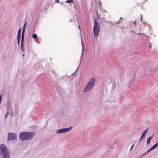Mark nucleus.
Wrapping results in <instances>:
<instances>
[{
    "mask_svg": "<svg viewBox=\"0 0 158 158\" xmlns=\"http://www.w3.org/2000/svg\"><path fill=\"white\" fill-rule=\"evenodd\" d=\"M35 135L34 132H22L19 135L20 140L22 141L29 140L33 138Z\"/></svg>",
    "mask_w": 158,
    "mask_h": 158,
    "instance_id": "f257e3e1",
    "label": "nucleus"
},
{
    "mask_svg": "<svg viewBox=\"0 0 158 158\" xmlns=\"http://www.w3.org/2000/svg\"><path fill=\"white\" fill-rule=\"evenodd\" d=\"M0 153L3 158H9L10 153L4 144L0 146Z\"/></svg>",
    "mask_w": 158,
    "mask_h": 158,
    "instance_id": "f03ea898",
    "label": "nucleus"
},
{
    "mask_svg": "<svg viewBox=\"0 0 158 158\" xmlns=\"http://www.w3.org/2000/svg\"><path fill=\"white\" fill-rule=\"evenodd\" d=\"M95 81V78H92L87 83L84 92H87L91 90L92 87L94 86Z\"/></svg>",
    "mask_w": 158,
    "mask_h": 158,
    "instance_id": "7ed1b4c3",
    "label": "nucleus"
},
{
    "mask_svg": "<svg viewBox=\"0 0 158 158\" xmlns=\"http://www.w3.org/2000/svg\"><path fill=\"white\" fill-rule=\"evenodd\" d=\"M94 26L93 32L94 37H97L100 31V27L99 24L98 22L96 20H94Z\"/></svg>",
    "mask_w": 158,
    "mask_h": 158,
    "instance_id": "20e7f679",
    "label": "nucleus"
},
{
    "mask_svg": "<svg viewBox=\"0 0 158 158\" xmlns=\"http://www.w3.org/2000/svg\"><path fill=\"white\" fill-rule=\"evenodd\" d=\"M17 138L16 135L13 133H9L8 135V140H15Z\"/></svg>",
    "mask_w": 158,
    "mask_h": 158,
    "instance_id": "39448f33",
    "label": "nucleus"
},
{
    "mask_svg": "<svg viewBox=\"0 0 158 158\" xmlns=\"http://www.w3.org/2000/svg\"><path fill=\"white\" fill-rule=\"evenodd\" d=\"M70 128H63L60 129L58 130L57 131V133H63L64 132L68 131H69Z\"/></svg>",
    "mask_w": 158,
    "mask_h": 158,
    "instance_id": "423d86ee",
    "label": "nucleus"
},
{
    "mask_svg": "<svg viewBox=\"0 0 158 158\" xmlns=\"http://www.w3.org/2000/svg\"><path fill=\"white\" fill-rule=\"evenodd\" d=\"M158 146V142L154 144L152 148H150V150H152L156 148Z\"/></svg>",
    "mask_w": 158,
    "mask_h": 158,
    "instance_id": "0eeeda50",
    "label": "nucleus"
},
{
    "mask_svg": "<svg viewBox=\"0 0 158 158\" xmlns=\"http://www.w3.org/2000/svg\"><path fill=\"white\" fill-rule=\"evenodd\" d=\"M152 136H151L147 140V144L150 143L151 139L152 138Z\"/></svg>",
    "mask_w": 158,
    "mask_h": 158,
    "instance_id": "6e6552de",
    "label": "nucleus"
},
{
    "mask_svg": "<svg viewBox=\"0 0 158 158\" xmlns=\"http://www.w3.org/2000/svg\"><path fill=\"white\" fill-rule=\"evenodd\" d=\"M21 28H20L19 29L18 31L17 37H20V34H21Z\"/></svg>",
    "mask_w": 158,
    "mask_h": 158,
    "instance_id": "1a4fd4ad",
    "label": "nucleus"
},
{
    "mask_svg": "<svg viewBox=\"0 0 158 158\" xmlns=\"http://www.w3.org/2000/svg\"><path fill=\"white\" fill-rule=\"evenodd\" d=\"M148 129V128H147V129L145 130H144L143 131V132L142 133V134L144 135H145L146 134V133H147V132Z\"/></svg>",
    "mask_w": 158,
    "mask_h": 158,
    "instance_id": "9d476101",
    "label": "nucleus"
},
{
    "mask_svg": "<svg viewBox=\"0 0 158 158\" xmlns=\"http://www.w3.org/2000/svg\"><path fill=\"white\" fill-rule=\"evenodd\" d=\"M26 22L24 24V26H23V31H22V32H25V27H26Z\"/></svg>",
    "mask_w": 158,
    "mask_h": 158,
    "instance_id": "9b49d317",
    "label": "nucleus"
},
{
    "mask_svg": "<svg viewBox=\"0 0 158 158\" xmlns=\"http://www.w3.org/2000/svg\"><path fill=\"white\" fill-rule=\"evenodd\" d=\"M24 47V45L23 44V43H21V48L22 51H24V49H23Z\"/></svg>",
    "mask_w": 158,
    "mask_h": 158,
    "instance_id": "f8f14e48",
    "label": "nucleus"
},
{
    "mask_svg": "<svg viewBox=\"0 0 158 158\" xmlns=\"http://www.w3.org/2000/svg\"><path fill=\"white\" fill-rule=\"evenodd\" d=\"M37 35L36 34H34L32 35V38L33 39H35L36 38H37Z\"/></svg>",
    "mask_w": 158,
    "mask_h": 158,
    "instance_id": "ddd939ff",
    "label": "nucleus"
},
{
    "mask_svg": "<svg viewBox=\"0 0 158 158\" xmlns=\"http://www.w3.org/2000/svg\"><path fill=\"white\" fill-rule=\"evenodd\" d=\"M145 135H144L142 134L141 137L140 139V141L142 139H144L145 138Z\"/></svg>",
    "mask_w": 158,
    "mask_h": 158,
    "instance_id": "4468645a",
    "label": "nucleus"
},
{
    "mask_svg": "<svg viewBox=\"0 0 158 158\" xmlns=\"http://www.w3.org/2000/svg\"><path fill=\"white\" fill-rule=\"evenodd\" d=\"M73 2V0H68L66 1V2L67 3H70Z\"/></svg>",
    "mask_w": 158,
    "mask_h": 158,
    "instance_id": "2eb2a0df",
    "label": "nucleus"
},
{
    "mask_svg": "<svg viewBox=\"0 0 158 158\" xmlns=\"http://www.w3.org/2000/svg\"><path fill=\"white\" fill-rule=\"evenodd\" d=\"M24 42V37L22 36L21 43H23Z\"/></svg>",
    "mask_w": 158,
    "mask_h": 158,
    "instance_id": "dca6fc26",
    "label": "nucleus"
},
{
    "mask_svg": "<svg viewBox=\"0 0 158 158\" xmlns=\"http://www.w3.org/2000/svg\"><path fill=\"white\" fill-rule=\"evenodd\" d=\"M20 39V37H17V40H18V44H19V41Z\"/></svg>",
    "mask_w": 158,
    "mask_h": 158,
    "instance_id": "f3484780",
    "label": "nucleus"
},
{
    "mask_svg": "<svg viewBox=\"0 0 158 158\" xmlns=\"http://www.w3.org/2000/svg\"><path fill=\"white\" fill-rule=\"evenodd\" d=\"M55 2L56 3H59V0H55Z\"/></svg>",
    "mask_w": 158,
    "mask_h": 158,
    "instance_id": "a211bd4d",
    "label": "nucleus"
},
{
    "mask_svg": "<svg viewBox=\"0 0 158 158\" xmlns=\"http://www.w3.org/2000/svg\"><path fill=\"white\" fill-rule=\"evenodd\" d=\"M24 32H22V36H23V37H24Z\"/></svg>",
    "mask_w": 158,
    "mask_h": 158,
    "instance_id": "6ab92c4d",
    "label": "nucleus"
},
{
    "mask_svg": "<svg viewBox=\"0 0 158 158\" xmlns=\"http://www.w3.org/2000/svg\"><path fill=\"white\" fill-rule=\"evenodd\" d=\"M134 144H133L132 146H131V149H130V150H131L132 148H133V147H134Z\"/></svg>",
    "mask_w": 158,
    "mask_h": 158,
    "instance_id": "aec40b11",
    "label": "nucleus"
},
{
    "mask_svg": "<svg viewBox=\"0 0 158 158\" xmlns=\"http://www.w3.org/2000/svg\"><path fill=\"white\" fill-rule=\"evenodd\" d=\"M136 22H133V23L134 24H135Z\"/></svg>",
    "mask_w": 158,
    "mask_h": 158,
    "instance_id": "412c9836",
    "label": "nucleus"
},
{
    "mask_svg": "<svg viewBox=\"0 0 158 158\" xmlns=\"http://www.w3.org/2000/svg\"><path fill=\"white\" fill-rule=\"evenodd\" d=\"M151 150H150V149L148 150V151H147V152H149Z\"/></svg>",
    "mask_w": 158,
    "mask_h": 158,
    "instance_id": "4be33fe9",
    "label": "nucleus"
}]
</instances>
